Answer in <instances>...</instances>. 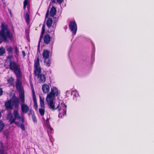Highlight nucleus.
Returning <instances> with one entry per match:
<instances>
[{
  "mask_svg": "<svg viewBox=\"0 0 154 154\" xmlns=\"http://www.w3.org/2000/svg\"><path fill=\"white\" fill-rule=\"evenodd\" d=\"M8 117L10 124L11 125L14 123L17 126L20 127L23 131H25V127L23 124L24 122L23 118L20 116L17 110H14L13 114L9 112L8 115Z\"/></svg>",
  "mask_w": 154,
  "mask_h": 154,
  "instance_id": "f257e3e1",
  "label": "nucleus"
},
{
  "mask_svg": "<svg viewBox=\"0 0 154 154\" xmlns=\"http://www.w3.org/2000/svg\"><path fill=\"white\" fill-rule=\"evenodd\" d=\"M0 30V44L3 42L5 43L8 42V39L11 40L13 39V35L8 26L5 23H2Z\"/></svg>",
  "mask_w": 154,
  "mask_h": 154,
  "instance_id": "f03ea898",
  "label": "nucleus"
},
{
  "mask_svg": "<svg viewBox=\"0 0 154 154\" xmlns=\"http://www.w3.org/2000/svg\"><path fill=\"white\" fill-rule=\"evenodd\" d=\"M40 58L39 56L36 58V60L34 61V74L37 77L40 83H44L46 80V77L45 75L41 74V69L40 66Z\"/></svg>",
  "mask_w": 154,
  "mask_h": 154,
  "instance_id": "7ed1b4c3",
  "label": "nucleus"
},
{
  "mask_svg": "<svg viewBox=\"0 0 154 154\" xmlns=\"http://www.w3.org/2000/svg\"><path fill=\"white\" fill-rule=\"evenodd\" d=\"M19 99L14 94L13 96L11 99L5 102V106L6 109L8 110L12 109L14 105L15 109H17L19 106Z\"/></svg>",
  "mask_w": 154,
  "mask_h": 154,
  "instance_id": "20e7f679",
  "label": "nucleus"
},
{
  "mask_svg": "<svg viewBox=\"0 0 154 154\" xmlns=\"http://www.w3.org/2000/svg\"><path fill=\"white\" fill-rule=\"evenodd\" d=\"M15 74L17 79L16 81V89L19 92L22 91L23 88L22 87V82L20 79L22 77V73L21 69L13 71Z\"/></svg>",
  "mask_w": 154,
  "mask_h": 154,
  "instance_id": "39448f33",
  "label": "nucleus"
},
{
  "mask_svg": "<svg viewBox=\"0 0 154 154\" xmlns=\"http://www.w3.org/2000/svg\"><path fill=\"white\" fill-rule=\"evenodd\" d=\"M13 54H9L7 57V59L9 61V68L10 70L14 71L20 69V66L15 61L12 60Z\"/></svg>",
  "mask_w": 154,
  "mask_h": 154,
  "instance_id": "423d86ee",
  "label": "nucleus"
},
{
  "mask_svg": "<svg viewBox=\"0 0 154 154\" xmlns=\"http://www.w3.org/2000/svg\"><path fill=\"white\" fill-rule=\"evenodd\" d=\"M50 52L47 50L44 49L42 53L43 58L44 60L45 65L47 66H50L51 63V61L49 59Z\"/></svg>",
  "mask_w": 154,
  "mask_h": 154,
  "instance_id": "0eeeda50",
  "label": "nucleus"
},
{
  "mask_svg": "<svg viewBox=\"0 0 154 154\" xmlns=\"http://www.w3.org/2000/svg\"><path fill=\"white\" fill-rule=\"evenodd\" d=\"M54 100V98H50L49 97H46V100L48 107L52 111H54L59 107V106H57L56 107H55Z\"/></svg>",
  "mask_w": 154,
  "mask_h": 154,
  "instance_id": "6e6552de",
  "label": "nucleus"
},
{
  "mask_svg": "<svg viewBox=\"0 0 154 154\" xmlns=\"http://www.w3.org/2000/svg\"><path fill=\"white\" fill-rule=\"evenodd\" d=\"M58 94V89L56 87H54L51 88V92L47 95V97L54 99L55 97L57 96Z\"/></svg>",
  "mask_w": 154,
  "mask_h": 154,
  "instance_id": "1a4fd4ad",
  "label": "nucleus"
},
{
  "mask_svg": "<svg viewBox=\"0 0 154 154\" xmlns=\"http://www.w3.org/2000/svg\"><path fill=\"white\" fill-rule=\"evenodd\" d=\"M69 27L71 31L75 34L77 31V27L75 21H71L70 22Z\"/></svg>",
  "mask_w": 154,
  "mask_h": 154,
  "instance_id": "9d476101",
  "label": "nucleus"
},
{
  "mask_svg": "<svg viewBox=\"0 0 154 154\" xmlns=\"http://www.w3.org/2000/svg\"><path fill=\"white\" fill-rule=\"evenodd\" d=\"M57 106H59V108H57L58 111L60 112L62 110H63L64 111L65 114H66L67 106L63 102L61 103L60 104H59ZM61 113L59 112L58 115L59 117H60V115H61Z\"/></svg>",
  "mask_w": 154,
  "mask_h": 154,
  "instance_id": "9b49d317",
  "label": "nucleus"
},
{
  "mask_svg": "<svg viewBox=\"0 0 154 154\" xmlns=\"http://www.w3.org/2000/svg\"><path fill=\"white\" fill-rule=\"evenodd\" d=\"M32 98L34 103V107L36 110L38 109V104L35 92L33 86L32 87Z\"/></svg>",
  "mask_w": 154,
  "mask_h": 154,
  "instance_id": "f8f14e48",
  "label": "nucleus"
},
{
  "mask_svg": "<svg viewBox=\"0 0 154 154\" xmlns=\"http://www.w3.org/2000/svg\"><path fill=\"white\" fill-rule=\"evenodd\" d=\"M21 107L22 111L24 113H26L29 111V107L25 104V102L23 103H21Z\"/></svg>",
  "mask_w": 154,
  "mask_h": 154,
  "instance_id": "ddd939ff",
  "label": "nucleus"
},
{
  "mask_svg": "<svg viewBox=\"0 0 154 154\" xmlns=\"http://www.w3.org/2000/svg\"><path fill=\"white\" fill-rule=\"evenodd\" d=\"M44 43L45 45H48L50 43L51 37L48 34H46L45 35L43 38Z\"/></svg>",
  "mask_w": 154,
  "mask_h": 154,
  "instance_id": "4468645a",
  "label": "nucleus"
},
{
  "mask_svg": "<svg viewBox=\"0 0 154 154\" xmlns=\"http://www.w3.org/2000/svg\"><path fill=\"white\" fill-rule=\"evenodd\" d=\"M7 83L8 84V86L9 87L13 86L14 87V78L12 76L8 78L7 80Z\"/></svg>",
  "mask_w": 154,
  "mask_h": 154,
  "instance_id": "2eb2a0df",
  "label": "nucleus"
},
{
  "mask_svg": "<svg viewBox=\"0 0 154 154\" xmlns=\"http://www.w3.org/2000/svg\"><path fill=\"white\" fill-rule=\"evenodd\" d=\"M42 90L44 94L48 93L50 90L49 85L46 84H44L42 86Z\"/></svg>",
  "mask_w": 154,
  "mask_h": 154,
  "instance_id": "dca6fc26",
  "label": "nucleus"
},
{
  "mask_svg": "<svg viewBox=\"0 0 154 154\" xmlns=\"http://www.w3.org/2000/svg\"><path fill=\"white\" fill-rule=\"evenodd\" d=\"M56 12L57 10L56 8L54 6H52L50 11V14L51 16L54 17L56 15Z\"/></svg>",
  "mask_w": 154,
  "mask_h": 154,
  "instance_id": "f3484780",
  "label": "nucleus"
},
{
  "mask_svg": "<svg viewBox=\"0 0 154 154\" xmlns=\"http://www.w3.org/2000/svg\"><path fill=\"white\" fill-rule=\"evenodd\" d=\"M19 97L20 99L21 103L25 102V96L24 92H20Z\"/></svg>",
  "mask_w": 154,
  "mask_h": 154,
  "instance_id": "a211bd4d",
  "label": "nucleus"
},
{
  "mask_svg": "<svg viewBox=\"0 0 154 154\" xmlns=\"http://www.w3.org/2000/svg\"><path fill=\"white\" fill-rule=\"evenodd\" d=\"M53 20L52 18H48L46 22L47 27L49 28L51 27L52 24Z\"/></svg>",
  "mask_w": 154,
  "mask_h": 154,
  "instance_id": "6ab92c4d",
  "label": "nucleus"
},
{
  "mask_svg": "<svg viewBox=\"0 0 154 154\" xmlns=\"http://www.w3.org/2000/svg\"><path fill=\"white\" fill-rule=\"evenodd\" d=\"M40 106L42 108H45V105L44 99H42L41 96H40Z\"/></svg>",
  "mask_w": 154,
  "mask_h": 154,
  "instance_id": "aec40b11",
  "label": "nucleus"
},
{
  "mask_svg": "<svg viewBox=\"0 0 154 154\" xmlns=\"http://www.w3.org/2000/svg\"><path fill=\"white\" fill-rule=\"evenodd\" d=\"M6 50L8 52L9 54H13V48L11 46H9L6 49Z\"/></svg>",
  "mask_w": 154,
  "mask_h": 154,
  "instance_id": "412c9836",
  "label": "nucleus"
},
{
  "mask_svg": "<svg viewBox=\"0 0 154 154\" xmlns=\"http://www.w3.org/2000/svg\"><path fill=\"white\" fill-rule=\"evenodd\" d=\"M25 17L26 19V22L27 23L29 24L30 21V17L28 13H26V14Z\"/></svg>",
  "mask_w": 154,
  "mask_h": 154,
  "instance_id": "4be33fe9",
  "label": "nucleus"
},
{
  "mask_svg": "<svg viewBox=\"0 0 154 154\" xmlns=\"http://www.w3.org/2000/svg\"><path fill=\"white\" fill-rule=\"evenodd\" d=\"M72 95H73V98L74 100H76V97L79 96V94L77 92H74L72 93Z\"/></svg>",
  "mask_w": 154,
  "mask_h": 154,
  "instance_id": "5701e85b",
  "label": "nucleus"
},
{
  "mask_svg": "<svg viewBox=\"0 0 154 154\" xmlns=\"http://www.w3.org/2000/svg\"><path fill=\"white\" fill-rule=\"evenodd\" d=\"M31 114L32 115V120L34 123H37V120L36 118V117L35 116V115L34 112H33V114H32L31 113Z\"/></svg>",
  "mask_w": 154,
  "mask_h": 154,
  "instance_id": "b1692460",
  "label": "nucleus"
},
{
  "mask_svg": "<svg viewBox=\"0 0 154 154\" xmlns=\"http://www.w3.org/2000/svg\"><path fill=\"white\" fill-rule=\"evenodd\" d=\"M39 111L40 114L41 116H43L44 115L45 112V110L44 108H39Z\"/></svg>",
  "mask_w": 154,
  "mask_h": 154,
  "instance_id": "393cba45",
  "label": "nucleus"
},
{
  "mask_svg": "<svg viewBox=\"0 0 154 154\" xmlns=\"http://www.w3.org/2000/svg\"><path fill=\"white\" fill-rule=\"evenodd\" d=\"M5 52V48L3 47L0 48V56H2Z\"/></svg>",
  "mask_w": 154,
  "mask_h": 154,
  "instance_id": "a878e982",
  "label": "nucleus"
},
{
  "mask_svg": "<svg viewBox=\"0 0 154 154\" xmlns=\"http://www.w3.org/2000/svg\"><path fill=\"white\" fill-rule=\"evenodd\" d=\"M52 3H56L57 2L60 5L63 2L64 0H51Z\"/></svg>",
  "mask_w": 154,
  "mask_h": 154,
  "instance_id": "bb28decb",
  "label": "nucleus"
},
{
  "mask_svg": "<svg viewBox=\"0 0 154 154\" xmlns=\"http://www.w3.org/2000/svg\"><path fill=\"white\" fill-rule=\"evenodd\" d=\"M4 124L1 120L0 121V132L4 129Z\"/></svg>",
  "mask_w": 154,
  "mask_h": 154,
  "instance_id": "cd10ccee",
  "label": "nucleus"
},
{
  "mask_svg": "<svg viewBox=\"0 0 154 154\" xmlns=\"http://www.w3.org/2000/svg\"><path fill=\"white\" fill-rule=\"evenodd\" d=\"M14 50L15 54L17 55H18L19 52V51L17 46H15L14 48Z\"/></svg>",
  "mask_w": 154,
  "mask_h": 154,
  "instance_id": "c85d7f7f",
  "label": "nucleus"
},
{
  "mask_svg": "<svg viewBox=\"0 0 154 154\" xmlns=\"http://www.w3.org/2000/svg\"><path fill=\"white\" fill-rule=\"evenodd\" d=\"M45 29H42V32H41V34L40 35V39H41V38H43L44 35L45 33Z\"/></svg>",
  "mask_w": 154,
  "mask_h": 154,
  "instance_id": "c756f323",
  "label": "nucleus"
},
{
  "mask_svg": "<svg viewBox=\"0 0 154 154\" xmlns=\"http://www.w3.org/2000/svg\"><path fill=\"white\" fill-rule=\"evenodd\" d=\"M28 0H25L23 2V5H28Z\"/></svg>",
  "mask_w": 154,
  "mask_h": 154,
  "instance_id": "7c9ffc66",
  "label": "nucleus"
},
{
  "mask_svg": "<svg viewBox=\"0 0 154 154\" xmlns=\"http://www.w3.org/2000/svg\"><path fill=\"white\" fill-rule=\"evenodd\" d=\"M3 92L2 88H0V97L2 95Z\"/></svg>",
  "mask_w": 154,
  "mask_h": 154,
  "instance_id": "2f4dec72",
  "label": "nucleus"
},
{
  "mask_svg": "<svg viewBox=\"0 0 154 154\" xmlns=\"http://www.w3.org/2000/svg\"><path fill=\"white\" fill-rule=\"evenodd\" d=\"M41 41V39L40 38L39 42L38 43V50H39V47H40V41Z\"/></svg>",
  "mask_w": 154,
  "mask_h": 154,
  "instance_id": "473e14b6",
  "label": "nucleus"
},
{
  "mask_svg": "<svg viewBox=\"0 0 154 154\" xmlns=\"http://www.w3.org/2000/svg\"><path fill=\"white\" fill-rule=\"evenodd\" d=\"M22 55H23V57H25L26 56V53H25V51H22Z\"/></svg>",
  "mask_w": 154,
  "mask_h": 154,
  "instance_id": "72a5a7b5",
  "label": "nucleus"
},
{
  "mask_svg": "<svg viewBox=\"0 0 154 154\" xmlns=\"http://www.w3.org/2000/svg\"><path fill=\"white\" fill-rule=\"evenodd\" d=\"M49 14V10H48L47 11V12L46 14V17H47L48 16V15Z\"/></svg>",
  "mask_w": 154,
  "mask_h": 154,
  "instance_id": "f704fd0d",
  "label": "nucleus"
},
{
  "mask_svg": "<svg viewBox=\"0 0 154 154\" xmlns=\"http://www.w3.org/2000/svg\"><path fill=\"white\" fill-rule=\"evenodd\" d=\"M45 24H43V26H42V29H45Z\"/></svg>",
  "mask_w": 154,
  "mask_h": 154,
  "instance_id": "c9c22d12",
  "label": "nucleus"
},
{
  "mask_svg": "<svg viewBox=\"0 0 154 154\" xmlns=\"http://www.w3.org/2000/svg\"><path fill=\"white\" fill-rule=\"evenodd\" d=\"M8 11H9V13L10 14V15H12V13L11 12V10H9V9L8 10Z\"/></svg>",
  "mask_w": 154,
  "mask_h": 154,
  "instance_id": "e433bc0d",
  "label": "nucleus"
},
{
  "mask_svg": "<svg viewBox=\"0 0 154 154\" xmlns=\"http://www.w3.org/2000/svg\"><path fill=\"white\" fill-rule=\"evenodd\" d=\"M26 5H23V9L24 10H25L26 9Z\"/></svg>",
  "mask_w": 154,
  "mask_h": 154,
  "instance_id": "4c0bfd02",
  "label": "nucleus"
},
{
  "mask_svg": "<svg viewBox=\"0 0 154 154\" xmlns=\"http://www.w3.org/2000/svg\"><path fill=\"white\" fill-rule=\"evenodd\" d=\"M46 121H47V122H49V121L48 120V119H47V120H46Z\"/></svg>",
  "mask_w": 154,
  "mask_h": 154,
  "instance_id": "58836bf2",
  "label": "nucleus"
},
{
  "mask_svg": "<svg viewBox=\"0 0 154 154\" xmlns=\"http://www.w3.org/2000/svg\"><path fill=\"white\" fill-rule=\"evenodd\" d=\"M28 115H29V116H30V113H28Z\"/></svg>",
  "mask_w": 154,
  "mask_h": 154,
  "instance_id": "ea45409f",
  "label": "nucleus"
},
{
  "mask_svg": "<svg viewBox=\"0 0 154 154\" xmlns=\"http://www.w3.org/2000/svg\"><path fill=\"white\" fill-rule=\"evenodd\" d=\"M31 86H32V84H31Z\"/></svg>",
  "mask_w": 154,
  "mask_h": 154,
  "instance_id": "a19ab883",
  "label": "nucleus"
}]
</instances>
